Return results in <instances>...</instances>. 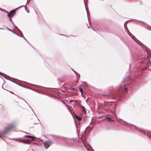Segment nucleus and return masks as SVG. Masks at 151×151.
I'll return each mask as SVG.
<instances>
[{
  "mask_svg": "<svg viewBox=\"0 0 151 151\" xmlns=\"http://www.w3.org/2000/svg\"><path fill=\"white\" fill-rule=\"evenodd\" d=\"M52 142L50 140L47 141L44 143L45 147L46 148H48L49 146L51 144Z\"/></svg>",
  "mask_w": 151,
  "mask_h": 151,
  "instance_id": "1",
  "label": "nucleus"
},
{
  "mask_svg": "<svg viewBox=\"0 0 151 151\" xmlns=\"http://www.w3.org/2000/svg\"><path fill=\"white\" fill-rule=\"evenodd\" d=\"M15 13V11L14 10L11 11L9 14H8V16L9 17H13Z\"/></svg>",
  "mask_w": 151,
  "mask_h": 151,
  "instance_id": "2",
  "label": "nucleus"
},
{
  "mask_svg": "<svg viewBox=\"0 0 151 151\" xmlns=\"http://www.w3.org/2000/svg\"><path fill=\"white\" fill-rule=\"evenodd\" d=\"M21 142L26 144H29L30 143V142L28 140H20Z\"/></svg>",
  "mask_w": 151,
  "mask_h": 151,
  "instance_id": "3",
  "label": "nucleus"
},
{
  "mask_svg": "<svg viewBox=\"0 0 151 151\" xmlns=\"http://www.w3.org/2000/svg\"><path fill=\"white\" fill-rule=\"evenodd\" d=\"M106 118L109 122H112L114 121V120H113L112 118L109 117L107 115L106 116Z\"/></svg>",
  "mask_w": 151,
  "mask_h": 151,
  "instance_id": "4",
  "label": "nucleus"
},
{
  "mask_svg": "<svg viewBox=\"0 0 151 151\" xmlns=\"http://www.w3.org/2000/svg\"><path fill=\"white\" fill-rule=\"evenodd\" d=\"M75 117L78 119V121H81V117L78 116L77 115H75Z\"/></svg>",
  "mask_w": 151,
  "mask_h": 151,
  "instance_id": "5",
  "label": "nucleus"
},
{
  "mask_svg": "<svg viewBox=\"0 0 151 151\" xmlns=\"http://www.w3.org/2000/svg\"><path fill=\"white\" fill-rule=\"evenodd\" d=\"M24 137H28L29 138H34V137L31 136H29V135H26L24 136Z\"/></svg>",
  "mask_w": 151,
  "mask_h": 151,
  "instance_id": "6",
  "label": "nucleus"
},
{
  "mask_svg": "<svg viewBox=\"0 0 151 151\" xmlns=\"http://www.w3.org/2000/svg\"><path fill=\"white\" fill-rule=\"evenodd\" d=\"M79 90L81 93V94H82L83 93V89L81 88H80Z\"/></svg>",
  "mask_w": 151,
  "mask_h": 151,
  "instance_id": "7",
  "label": "nucleus"
},
{
  "mask_svg": "<svg viewBox=\"0 0 151 151\" xmlns=\"http://www.w3.org/2000/svg\"><path fill=\"white\" fill-rule=\"evenodd\" d=\"M73 101H74V100H70V101H69V102L70 103H71L72 102H73Z\"/></svg>",
  "mask_w": 151,
  "mask_h": 151,
  "instance_id": "8",
  "label": "nucleus"
},
{
  "mask_svg": "<svg viewBox=\"0 0 151 151\" xmlns=\"http://www.w3.org/2000/svg\"><path fill=\"white\" fill-rule=\"evenodd\" d=\"M125 90H126V91H127V88H125Z\"/></svg>",
  "mask_w": 151,
  "mask_h": 151,
  "instance_id": "9",
  "label": "nucleus"
},
{
  "mask_svg": "<svg viewBox=\"0 0 151 151\" xmlns=\"http://www.w3.org/2000/svg\"><path fill=\"white\" fill-rule=\"evenodd\" d=\"M26 4L25 5H24V6H26Z\"/></svg>",
  "mask_w": 151,
  "mask_h": 151,
  "instance_id": "10",
  "label": "nucleus"
}]
</instances>
